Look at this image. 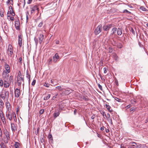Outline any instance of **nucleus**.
<instances>
[{"mask_svg": "<svg viewBox=\"0 0 148 148\" xmlns=\"http://www.w3.org/2000/svg\"><path fill=\"white\" fill-rule=\"evenodd\" d=\"M9 92L8 91L5 90L1 92V97L4 100L5 98L8 99L9 97Z\"/></svg>", "mask_w": 148, "mask_h": 148, "instance_id": "obj_1", "label": "nucleus"}, {"mask_svg": "<svg viewBox=\"0 0 148 148\" xmlns=\"http://www.w3.org/2000/svg\"><path fill=\"white\" fill-rule=\"evenodd\" d=\"M14 114L15 115V117H16L15 114L14 112H13L12 113L10 112H8L6 114V117L8 119L11 121L12 119V117L13 116L14 117Z\"/></svg>", "mask_w": 148, "mask_h": 148, "instance_id": "obj_2", "label": "nucleus"}, {"mask_svg": "<svg viewBox=\"0 0 148 148\" xmlns=\"http://www.w3.org/2000/svg\"><path fill=\"white\" fill-rule=\"evenodd\" d=\"M13 53V50L12 46L10 44L8 46V53L9 55L11 56Z\"/></svg>", "mask_w": 148, "mask_h": 148, "instance_id": "obj_3", "label": "nucleus"}, {"mask_svg": "<svg viewBox=\"0 0 148 148\" xmlns=\"http://www.w3.org/2000/svg\"><path fill=\"white\" fill-rule=\"evenodd\" d=\"M9 73L6 72V71H3L2 73L3 80H8L9 76Z\"/></svg>", "mask_w": 148, "mask_h": 148, "instance_id": "obj_4", "label": "nucleus"}, {"mask_svg": "<svg viewBox=\"0 0 148 148\" xmlns=\"http://www.w3.org/2000/svg\"><path fill=\"white\" fill-rule=\"evenodd\" d=\"M31 9V13H34L35 11L37 10L38 12L39 11V10L38 6L36 5L34 6H31L30 7Z\"/></svg>", "mask_w": 148, "mask_h": 148, "instance_id": "obj_5", "label": "nucleus"}, {"mask_svg": "<svg viewBox=\"0 0 148 148\" xmlns=\"http://www.w3.org/2000/svg\"><path fill=\"white\" fill-rule=\"evenodd\" d=\"M102 25H99L95 29V33L96 34H99L101 31Z\"/></svg>", "mask_w": 148, "mask_h": 148, "instance_id": "obj_6", "label": "nucleus"}, {"mask_svg": "<svg viewBox=\"0 0 148 148\" xmlns=\"http://www.w3.org/2000/svg\"><path fill=\"white\" fill-rule=\"evenodd\" d=\"M60 56L58 53H56L55 55L53 57V61L55 63L59 60Z\"/></svg>", "mask_w": 148, "mask_h": 148, "instance_id": "obj_7", "label": "nucleus"}, {"mask_svg": "<svg viewBox=\"0 0 148 148\" xmlns=\"http://www.w3.org/2000/svg\"><path fill=\"white\" fill-rule=\"evenodd\" d=\"M112 27V25L111 24H108L107 25L103 26V28L105 31H107Z\"/></svg>", "mask_w": 148, "mask_h": 148, "instance_id": "obj_8", "label": "nucleus"}, {"mask_svg": "<svg viewBox=\"0 0 148 148\" xmlns=\"http://www.w3.org/2000/svg\"><path fill=\"white\" fill-rule=\"evenodd\" d=\"M18 76L19 77V79L18 78V83L19 84H21V80H20V79L22 80L23 81V79L22 77L21 73L20 71H19L18 73Z\"/></svg>", "mask_w": 148, "mask_h": 148, "instance_id": "obj_9", "label": "nucleus"}, {"mask_svg": "<svg viewBox=\"0 0 148 148\" xmlns=\"http://www.w3.org/2000/svg\"><path fill=\"white\" fill-rule=\"evenodd\" d=\"M5 105L7 110L8 112H10L11 110V106L9 102L8 101H7L5 103Z\"/></svg>", "mask_w": 148, "mask_h": 148, "instance_id": "obj_10", "label": "nucleus"}, {"mask_svg": "<svg viewBox=\"0 0 148 148\" xmlns=\"http://www.w3.org/2000/svg\"><path fill=\"white\" fill-rule=\"evenodd\" d=\"M14 93L15 97H16L18 98L20 95V90L18 88H16L15 90Z\"/></svg>", "mask_w": 148, "mask_h": 148, "instance_id": "obj_11", "label": "nucleus"}, {"mask_svg": "<svg viewBox=\"0 0 148 148\" xmlns=\"http://www.w3.org/2000/svg\"><path fill=\"white\" fill-rule=\"evenodd\" d=\"M44 35L42 34H40L39 36V41L40 44H41L44 39Z\"/></svg>", "mask_w": 148, "mask_h": 148, "instance_id": "obj_12", "label": "nucleus"}, {"mask_svg": "<svg viewBox=\"0 0 148 148\" xmlns=\"http://www.w3.org/2000/svg\"><path fill=\"white\" fill-rule=\"evenodd\" d=\"M4 66L5 69V70L4 71H6V72H7L8 73H10V70L9 65L7 63H5V64Z\"/></svg>", "mask_w": 148, "mask_h": 148, "instance_id": "obj_13", "label": "nucleus"}, {"mask_svg": "<svg viewBox=\"0 0 148 148\" xmlns=\"http://www.w3.org/2000/svg\"><path fill=\"white\" fill-rule=\"evenodd\" d=\"M11 127L13 132H15L17 130V128L16 125L13 123H11Z\"/></svg>", "mask_w": 148, "mask_h": 148, "instance_id": "obj_14", "label": "nucleus"}, {"mask_svg": "<svg viewBox=\"0 0 148 148\" xmlns=\"http://www.w3.org/2000/svg\"><path fill=\"white\" fill-rule=\"evenodd\" d=\"M4 134L5 135V136L4 137H10V134L6 129L4 130Z\"/></svg>", "mask_w": 148, "mask_h": 148, "instance_id": "obj_15", "label": "nucleus"}, {"mask_svg": "<svg viewBox=\"0 0 148 148\" xmlns=\"http://www.w3.org/2000/svg\"><path fill=\"white\" fill-rule=\"evenodd\" d=\"M18 44L19 46L21 47L22 46V36L21 35H19L18 36Z\"/></svg>", "mask_w": 148, "mask_h": 148, "instance_id": "obj_16", "label": "nucleus"}, {"mask_svg": "<svg viewBox=\"0 0 148 148\" xmlns=\"http://www.w3.org/2000/svg\"><path fill=\"white\" fill-rule=\"evenodd\" d=\"M0 117L3 124H5L6 123V122L5 121V117L4 116L3 114L0 116Z\"/></svg>", "mask_w": 148, "mask_h": 148, "instance_id": "obj_17", "label": "nucleus"}, {"mask_svg": "<svg viewBox=\"0 0 148 148\" xmlns=\"http://www.w3.org/2000/svg\"><path fill=\"white\" fill-rule=\"evenodd\" d=\"M7 80H4V87L6 88H8L9 87V83L7 82Z\"/></svg>", "mask_w": 148, "mask_h": 148, "instance_id": "obj_18", "label": "nucleus"}, {"mask_svg": "<svg viewBox=\"0 0 148 148\" xmlns=\"http://www.w3.org/2000/svg\"><path fill=\"white\" fill-rule=\"evenodd\" d=\"M108 111L110 112H113V110L112 109H111V107L109 105L107 104L105 105Z\"/></svg>", "mask_w": 148, "mask_h": 148, "instance_id": "obj_19", "label": "nucleus"}, {"mask_svg": "<svg viewBox=\"0 0 148 148\" xmlns=\"http://www.w3.org/2000/svg\"><path fill=\"white\" fill-rule=\"evenodd\" d=\"M10 139V137H3V140L4 142L5 143H7L8 142V141Z\"/></svg>", "mask_w": 148, "mask_h": 148, "instance_id": "obj_20", "label": "nucleus"}, {"mask_svg": "<svg viewBox=\"0 0 148 148\" xmlns=\"http://www.w3.org/2000/svg\"><path fill=\"white\" fill-rule=\"evenodd\" d=\"M9 8L10 9V13L13 16H14L15 15V14L13 11L12 7L11 6L9 7Z\"/></svg>", "mask_w": 148, "mask_h": 148, "instance_id": "obj_21", "label": "nucleus"}, {"mask_svg": "<svg viewBox=\"0 0 148 148\" xmlns=\"http://www.w3.org/2000/svg\"><path fill=\"white\" fill-rule=\"evenodd\" d=\"M122 34V30L121 29L118 28L117 30V34L118 35H120Z\"/></svg>", "mask_w": 148, "mask_h": 148, "instance_id": "obj_22", "label": "nucleus"}, {"mask_svg": "<svg viewBox=\"0 0 148 148\" xmlns=\"http://www.w3.org/2000/svg\"><path fill=\"white\" fill-rule=\"evenodd\" d=\"M20 143L18 142H15L14 145V147L15 148H19Z\"/></svg>", "mask_w": 148, "mask_h": 148, "instance_id": "obj_23", "label": "nucleus"}, {"mask_svg": "<svg viewBox=\"0 0 148 148\" xmlns=\"http://www.w3.org/2000/svg\"><path fill=\"white\" fill-rule=\"evenodd\" d=\"M129 145L134 147H136L137 144L135 142H132L130 143H129Z\"/></svg>", "mask_w": 148, "mask_h": 148, "instance_id": "obj_24", "label": "nucleus"}, {"mask_svg": "<svg viewBox=\"0 0 148 148\" xmlns=\"http://www.w3.org/2000/svg\"><path fill=\"white\" fill-rule=\"evenodd\" d=\"M60 114V112L59 111L58 112H55L54 114V118H56Z\"/></svg>", "mask_w": 148, "mask_h": 148, "instance_id": "obj_25", "label": "nucleus"}, {"mask_svg": "<svg viewBox=\"0 0 148 148\" xmlns=\"http://www.w3.org/2000/svg\"><path fill=\"white\" fill-rule=\"evenodd\" d=\"M117 30V28L116 27L113 28L112 29V34H113L116 33Z\"/></svg>", "mask_w": 148, "mask_h": 148, "instance_id": "obj_26", "label": "nucleus"}, {"mask_svg": "<svg viewBox=\"0 0 148 148\" xmlns=\"http://www.w3.org/2000/svg\"><path fill=\"white\" fill-rule=\"evenodd\" d=\"M64 93L65 94V95H68L70 94L71 93V91L70 90L64 89Z\"/></svg>", "mask_w": 148, "mask_h": 148, "instance_id": "obj_27", "label": "nucleus"}, {"mask_svg": "<svg viewBox=\"0 0 148 148\" xmlns=\"http://www.w3.org/2000/svg\"><path fill=\"white\" fill-rule=\"evenodd\" d=\"M13 77L12 75H11L9 77V81L10 83L12 82L13 83Z\"/></svg>", "mask_w": 148, "mask_h": 148, "instance_id": "obj_28", "label": "nucleus"}, {"mask_svg": "<svg viewBox=\"0 0 148 148\" xmlns=\"http://www.w3.org/2000/svg\"><path fill=\"white\" fill-rule=\"evenodd\" d=\"M49 65L51 64L52 62V59L51 58H49L47 61Z\"/></svg>", "mask_w": 148, "mask_h": 148, "instance_id": "obj_29", "label": "nucleus"}, {"mask_svg": "<svg viewBox=\"0 0 148 148\" xmlns=\"http://www.w3.org/2000/svg\"><path fill=\"white\" fill-rule=\"evenodd\" d=\"M56 89H58V90L60 91L63 90V89L62 88V87L60 86H57L56 87Z\"/></svg>", "mask_w": 148, "mask_h": 148, "instance_id": "obj_30", "label": "nucleus"}, {"mask_svg": "<svg viewBox=\"0 0 148 148\" xmlns=\"http://www.w3.org/2000/svg\"><path fill=\"white\" fill-rule=\"evenodd\" d=\"M50 96L51 95L50 94H48L47 96L44 97V100H47L50 98Z\"/></svg>", "mask_w": 148, "mask_h": 148, "instance_id": "obj_31", "label": "nucleus"}, {"mask_svg": "<svg viewBox=\"0 0 148 148\" xmlns=\"http://www.w3.org/2000/svg\"><path fill=\"white\" fill-rule=\"evenodd\" d=\"M3 103L2 100H0V107L1 108H3Z\"/></svg>", "mask_w": 148, "mask_h": 148, "instance_id": "obj_32", "label": "nucleus"}, {"mask_svg": "<svg viewBox=\"0 0 148 148\" xmlns=\"http://www.w3.org/2000/svg\"><path fill=\"white\" fill-rule=\"evenodd\" d=\"M7 4H12L13 3V0H8L7 2Z\"/></svg>", "mask_w": 148, "mask_h": 148, "instance_id": "obj_33", "label": "nucleus"}, {"mask_svg": "<svg viewBox=\"0 0 148 148\" xmlns=\"http://www.w3.org/2000/svg\"><path fill=\"white\" fill-rule=\"evenodd\" d=\"M123 13H126L127 14H131V12L128 11L127 10H123Z\"/></svg>", "mask_w": 148, "mask_h": 148, "instance_id": "obj_34", "label": "nucleus"}, {"mask_svg": "<svg viewBox=\"0 0 148 148\" xmlns=\"http://www.w3.org/2000/svg\"><path fill=\"white\" fill-rule=\"evenodd\" d=\"M140 9L141 10L144 11H146V9L143 6H141L140 8Z\"/></svg>", "mask_w": 148, "mask_h": 148, "instance_id": "obj_35", "label": "nucleus"}, {"mask_svg": "<svg viewBox=\"0 0 148 148\" xmlns=\"http://www.w3.org/2000/svg\"><path fill=\"white\" fill-rule=\"evenodd\" d=\"M44 86H45L48 87L49 86L50 84L48 83H45L44 84Z\"/></svg>", "mask_w": 148, "mask_h": 148, "instance_id": "obj_36", "label": "nucleus"}, {"mask_svg": "<svg viewBox=\"0 0 148 148\" xmlns=\"http://www.w3.org/2000/svg\"><path fill=\"white\" fill-rule=\"evenodd\" d=\"M3 81L2 80H0V86H3Z\"/></svg>", "mask_w": 148, "mask_h": 148, "instance_id": "obj_37", "label": "nucleus"}, {"mask_svg": "<svg viewBox=\"0 0 148 148\" xmlns=\"http://www.w3.org/2000/svg\"><path fill=\"white\" fill-rule=\"evenodd\" d=\"M43 22H41L38 25V27H41L43 25Z\"/></svg>", "mask_w": 148, "mask_h": 148, "instance_id": "obj_38", "label": "nucleus"}, {"mask_svg": "<svg viewBox=\"0 0 148 148\" xmlns=\"http://www.w3.org/2000/svg\"><path fill=\"white\" fill-rule=\"evenodd\" d=\"M101 114H102L103 116H105L106 117V114L103 111H102L101 112Z\"/></svg>", "mask_w": 148, "mask_h": 148, "instance_id": "obj_39", "label": "nucleus"}, {"mask_svg": "<svg viewBox=\"0 0 148 148\" xmlns=\"http://www.w3.org/2000/svg\"><path fill=\"white\" fill-rule=\"evenodd\" d=\"M58 94L57 93L55 94V95L53 97L52 99V100H54L55 98H57V97L58 95Z\"/></svg>", "mask_w": 148, "mask_h": 148, "instance_id": "obj_40", "label": "nucleus"}, {"mask_svg": "<svg viewBox=\"0 0 148 148\" xmlns=\"http://www.w3.org/2000/svg\"><path fill=\"white\" fill-rule=\"evenodd\" d=\"M1 146L3 147H4L6 145L5 144V143L4 142H2L1 143Z\"/></svg>", "mask_w": 148, "mask_h": 148, "instance_id": "obj_41", "label": "nucleus"}, {"mask_svg": "<svg viewBox=\"0 0 148 148\" xmlns=\"http://www.w3.org/2000/svg\"><path fill=\"white\" fill-rule=\"evenodd\" d=\"M44 112V109H41V110H40V114H42Z\"/></svg>", "mask_w": 148, "mask_h": 148, "instance_id": "obj_42", "label": "nucleus"}, {"mask_svg": "<svg viewBox=\"0 0 148 148\" xmlns=\"http://www.w3.org/2000/svg\"><path fill=\"white\" fill-rule=\"evenodd\" d=\"M36 82V80H34L32 83V85L34 86Z\"/></svg>", "mask_w": 148, "mask_h": 148, "instance_id": "obj_43", "label": "nucleus"}, {"mask_svg": "<svg viewBox=\"0 0 148 148\" xmlns=\"http://www.w3.org/2000/svg\"><path fill=\"white\" fill-rule=\"evenodd\" d=\"M62 91L60 93V94L62 96H63L64 95H65V93H64V89L63 90H62Z\"/></svg>", "mask_w": 148, "mask_h": 148, "instance_id": "obj_44", "label": "nucleus"}, {"mask_svg": "<svg viewBox=\"0 0 148 148\" xmlns=\"http://www.w3.org/2000/svg\"><path fill=\"white\" fill-rule=\"evenodd\" d=\"M34 40L35 41L36 44L37 45L38 43V40L36 38H34Z\"/></svg>", "mask_w": 148, "mask_h": 148, "instance_id": "obj_45", "label": "nucleus"}, {"mask_svg": "<svg viewBox=\"0 0 148 148\" xmlns=\"http://www.w3.org/2000/svg\"><path fill=\"white\" fill-rule=\"evenodd\" d=\"M104 72V73H106L107 72V69L105 67L103 68Z\"/></svg>", "mask_w": 148, "mask_h": 148, "instance_id": "obj_46", "label": "nucleus"}, {"mask_svg": "<svg viewBox=\"0 0 148 148\" xmlns=\"http://www.w3.org/2000/svg\"><path fill=\"white\" fill-rule=\"evenodd\" d=\"M141 147V145L140 144H137L136 147V148H140Z\"/></svg>", "mask_w": 148, "mask_h": 148, "instance_id": "obj_47", "label": "nucleus"}, {"mask_svg": "<svg viewBox=\"0 0 148 148\" xmlns=\"http://www.w3.org/2000/svg\"><path fill=\"white\" fill-rule=\"evenodd\" d=\"M109 52L110 53H111L112 52V48H109Z\"/></svg>", "mask_w": 148, "mask_h": 148, "instance_id": "obj_48", "label": "nucleus"}, {"mask_svg": "<svg viewBox=\"0 0 148 148\" xmlns=\"http://www.w3.org/2000/svg\"><path fill=\"white\" fill-rule=\"evenodd\" d=\"M22 59L21 58H20L18 59V62L21 63V61H22Z\"/></svg>", "mask_w": 148, "mask_h": 148, "instance_id": "obj_49", "label": "nucleus"}, {"mask_svg": "<svg viewBox=\"0 0 148 148\" xmlns=\"http://www.w3.org/2000/svg\"><path fill=\"white\" fill-rule=\"evenodd\" d=\"M131 31L132 32V33L133 34H135V31L132 28L131 29Z\"/></svg>", "mask_w": 148, "mask_h": 148, "instance_id": "obj_50", "label": "nucleus"}, {"mask_svg": "<svg viewBox=\"0 0 148 148\" xmlns=\"http://www.w3.org/2000/svg\"><path fill=\"white\" fill-rule=\"evenodd\" d=\"M115 99L117 101H119V102H121V99L117 98H115Z\"/></svg>", "mask_w": 148, "mask_h": 148, "instance_id": "obj_51", "label": "nucleus"}, {"mask_svg": "<svg viewBox=\"0 0 148 148\" xmlns=\"http://www.w3.org/2000/svg\"><path fill=\"white\" fill-rule=\"evenodd\" d=\"M2 131L1 129L0 128V136L1 137L2 136Z\"/></svg>", "mask_w": 148, "mask_h": 148, "instance_id": "obj_52", "label": "nucleus"}, {"mask_svg": "<svg viewBox=\"0 0 148 148\" xmlns=\"http://www.w3.org/2000/svg\"><path fill=\"white\" fill-rule=\"evenodd\" d=\"M10 20L12 21H13L14 20V18L13 17H11L10 18Z\"/></svg>", "mask_w": 148, "mask_h": 148, "instance_id": "obj_53", "label": "nucleus"}, {"mask_svg": "<svg viewBox=\"0 0 148 148\" xmlns=\"http://www.w3.org/2000/svg\"><path fill=\"white\" fill-rule=\"evenodd\" d=\"M3 114V112L2 110H0V116H1V115Z\"/></svg>", "mask_w": 148, "mask_h": 148, "instance_id": "obj_54", "label": "nucleus"}, {"mask_svg": "<svg viewBox=\"0 0 148 148\" xmlns=\"http://www.w3.org/2000/svg\"><path fill=\"white\" fill-rule=\"evenodd\" d=\"M0 15L1 17H3L4 16V14L3 12H1Z\"/></svg>", "mask_w": 148, "mask_h": 148, "instance_id": "obj_55", "label": "nucleus"}, {"mask_svg": "<svg viewBox=\"0 0 148 148\" xmlns=\"http://www.w3.org/2000/svg\"><path fill=\"white\" fill-rule=\"evenodd\" d=\"M98 86L99 87V88L100 89H101L102 88V86L99 84H98Z\"/></svg>", "mask_w": 148, "mask_h": 148, "instance_id": "obj_56", "label": "nucleus"}, {"mask_svg": "<svg viewBox=\"0 0 148 148\" xmlns=\"http://www.w3.org/2000/svg\"><path fill=\"white\" fill-rule=\"evenodd\" d=\"M32 1V0H28V1L27 2V3L29 4L31 3Z\"/></svg>", "mask_w": 148, "mask_h": 148, "instance_id": "obj_57", "label": "nucleus"}, {"mask_svg": "<svg viewBox=\"0 0 148 148\" xmlns=\"http://www.w3.org/2000/svg\"><path fill=\"white\" fill-rule=\"evenodd\" d=\"M104 126H103L101 127L100 128V130H104Z\"/></svg>", "mask_w": 148, "mask_h": 148, "instance_id": "obj_58", "label": "nucleus"}, {"mask_svg": "<svg viewBox=\"0 0 148 148\" xmlns=\"http://www.w3.org/2000/svg\"><path fill=\"white\" fill-rule=\"evenodd\" d=\"M27 77L28 78V79H29V81H30V76L29 75H28V76H27Z\"/></svg>", "mask_w": 148, "mask_h": 148, "instance_id": "obj_59", "label": "nucleus"}, {"mask_svg": "<svg viewBox=\"0 0 148 148\" xmlns=\"http://www.w3.org/2000/svg\"><path fill=\"white\" fill-rule=\"evenodd\" d=\"M76 112H77V111H76V109H75L74 110V114H76Z\"/></svg>", "mask_w": 148, "mask_h": 148, "instance_id": "obj_60", "label": "nucleus"}, {"mask_svg": "<svg viewBox=\"0 0 148 148\" xmlns=\"http://www.w3.org/2000/svg\"><path fill=\"white\" fill-rule=\"evenodd\" d=\"M132 145H130L128 147V148H135L134 147H132Z\"/></svg>", "mask_w": 148, "mask_h": 148, "instance_id": "obj_61", "label": "nucleus"}, {"mask_svg": "<svg viewBox=\"0 0 148 148\" xmlns=\"http://www.w3.org/2000/svg\"><path fill=\"white\" fill-rule=\"evenodd\" d=\"M59 41L58 40H56V44H59Z\"/></svg>", "mask_w": 148, "mask_h": 148, "instance_id": "obj_62", "label": "nucleus"}, {"mask_svg": "<svg viewBox=\"0 0 148 148\" xmlns=\"http://www.w3.org/2000/svg\"><path fill=\"white\" fill-rule=\"evenodd\" d=\"M51 82L52 84H53V80H51Z\"/></svg>", "mask_w": 148, "mask_h": 148, "instance_id": "obj_63", "label": "nucleus"}, {"mask_svg": "<svg viewBox=\"0 0 148 148\" xmlns=\"http://www.w3.org/2000/svg\"><path fill=\"white\" fill-rule=\"evenodd\" d=\"M3 148H8L7 146L6 145L5 146L3 147Z\"/></svg>", "mask_w": 148, "mask_h": 148, "instance_id": "obj_64", "label": "nucleus"}]
</instances>
